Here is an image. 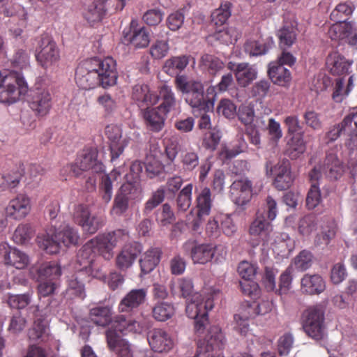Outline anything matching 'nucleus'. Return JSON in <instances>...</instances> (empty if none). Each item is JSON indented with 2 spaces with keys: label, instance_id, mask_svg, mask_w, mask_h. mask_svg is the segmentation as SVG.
<instances>
[{
  "label": "nucleus",
  "instance_id": "34",
  "mask_svg": "<svg viewBox=\"0 0 357 357\" xmlns=\"http://www.w3.org/2000/svg\"><path fill=\"white\" fill-rule=\"evenodd\" d=\"M258 70L255 65L248 63H240L236 66L235 77L238 84L246 87L257 77Z\"/></svg>",
  "mask_w": 357,
  "mask_h": 357
},
{
  "label": "nucleus",
  "instance_id": "6",
  "mask_svg": "<svg viewBox=\"0 0 357 357\" xmlns=\"http://www.w3.org/2000/svg\"><path fill=\"white\" fill-rule=\"evenodd\" d=\"M213 307V301L211 298H204L199 293L193 294L187 302L186 314L189 318L195 319V330L199 337L205 334L208 312Z\"/></svg>",
  "mask_w": 357,
  "mask_h": 357
},
{
  "label": "nucleus",
  "instance_id": "38",
  "mask_svg": "<svg viewBox=\"0 0 357 357\" xmlns=\"http://www.w3.org/2000/svg\"><path fill=\"white\" fill-rule=\"evenodd\" d=\"M160 255L159 248H151L142 255L139 264L142 274H148L155 268L160 262Z\"/></svg>",
  "mask_w": 357,
  "mask_h": 357
},
{
  "label": "nucleus",
  "instance_id": "55",
  "mask_svg": "<svg viewBox=\"0 0 357 357\" xmlns=\"http://www.w3.org/2000/svg\"><path fill=\"white\" fill-rule=\"evenodd\" d=\"M303 328L308 337L317 342L321 343L327 337L325 323L313 326L303 325Z\"/></svg>",
  "mask_w": 357,
  "mask_h": 357
},
{
  "label": "nucleus",
  "instance_id": "29",
  "mask_svg": "<svg viewBox=\"0 0 357 357\" xmlns=\"http://www.w3.org/2000/svg\"><path fill=\"white\" fill-rule=\"evenodd\" d=\"M106 338L109 349L119 357H132L130 345L119 334L112 330H107Z\"/></svg>",
  "mask_w": 357,
  "mask_h": 357
},
{
  "label": "nucleus",
  "instance_id": "51",
  "mask_svg": "<svg viewBox=\"0 0 357 357\" xmlns=\"http://www.w3.org/2000/svg\"><path fill=\"white\" fill-rule=\"evenodd\" d=\"M175 309L172 303L169 302H159L155 305L152 313L153 318L158 321H165L174 314Z\"/></svg>",
  "mask_w": 357,
  "mask_h": 357
},
{
  "label": "nucleus",
  "instance_id": "7",
  "mask_svg": "<svg viewBox=\"0 0 357 357\" xmlns=\"http://www.w3.org/2000/svg\"><path fill=\"white\" fill-rule=\"evenodd\" d=\"M197 192L195 207L187 215V221L190 222L191 227L195 231L200 229L205 218L210 215L213 206L211 191L208 187Z\"/></svg>",
  "mask_w": 357,
  "mask_h": 357
},
{
  "label": "nucleus",
  "instance_id": "45",
  "mask_svg": "<svg viewBox=\"0 0 357 357\" xmlns=\"http://www.w3.org/2000/svg\"><path fill=\"white\" fill-rule=\"evenodd\" d=\"M39 280L53 281L61 273L60 266L56 261H47L36 268Z\"/></svg>",
  "mask_w": 357,
  "mask_h": 357
},
{
  "label": "nucleus",
  "instance_id": "23",
  "mask_svg": "<svg viewBox=\"0 0 357 357\" xmlns=\"http://www.w3.org/2000/svg\"><path fill=\"white\" fill-rule=\"evenodd\" d=\"M31 210V203L29 197L20 194L11 199L6 208L7 216L15 220L25 218Z\"/></svg>",
  "mask_w": 357,
  "mask_h": 357
},
{
  "label": "nucleus",
  "instance_id": "63",
  "mask_svg": "<svg viewBox=\"0 0 357 357\" xmlns=\"http://www.w3.org/2000/svg\"><path fill=\"white\" fill-rule=\"evenodd\" d=\"M218 219L221 232L227 236H232L237 230L236 224L234 222L232 215L229 213H218Z\"/></svg>",
  "mask_w": 357,
  "mask_h": 357
},
{
  "label": "nucleus",
  "instance_id": "1",
  "mask_svg": "<svg viewBox=\"0 0 357 357\" xmlns=\"http://www.w3.org/2000/svg\"><path fill=\"white\" fill-rule=\"evenodd\" d=\"M116 80V61L112 57L87 59L78 66L75 73L76 84L84 90H90L98 84L103 88L111 86Z\"/></svg>",
  "mask_w": 357,
  "mask_h": 357
},
{
  "label": "nucleus",
  "instance_id": "40",
  "mask_svg": "<svg viewBox=\"0 0 357 357\" xmlns=\"http://www.w3.org/2000/svg\"><path fill=\"white\" fill-rule=\"evenodd\" d=\"M268 73L272 82L280 86H285L291 79L289 70L278 63H270Z\"/></svg>",
  "mask_w": 357,
  "mask_h": 357
},
{
  "label": "nucleus",
  "instance_id": "5",
  "mask_svg": "<svg viewBox=\"0 0 357 357\" xmlns=\"http://www.w3.org/2000/svg\"><path fill=\"white\" fill-rule=\"evenodd\" d=\"M27 92V83L20 72L0 71V102L7 105L15 103Z\"/></svg>",
  "mask_w": 357,
  "mask_h": 357
},
{
  "label": "nucleus",
  "instance_id": "48",
  "mask_svg": "<svg viewBox=\"0 0 357 357\" xmlns=\"http://www.w3.org/2000/svg\"><path fill=\"white\" fill-rule=\"evenodd\" d=\"M273 44L274 42L271 38L264 43L255 40H248L244 45V49L245 52L250 56H259L267 53L272 48Z\"/></svg>",
  "mask_w": 357,
  "mask_h": 357
},
{
  "label": "nucleus",
  "instance_id": "10",
  "mask_svg": "<svg viewBox=\"0 0 357 357\" xmlns=\"http://www.w3.org/2000/svg\"><path fill=\"white\" fill-rule=\"evenodd\" d=\"M35 56L38 63L45 69L54 67L59 59V50L52 39L47 34L40 36L35 50Z\"/></svg>",
  "mask_w": 357,
  "mask_h": 357
},
{
  "label": "nucleus",
  "instance_id": "49",
  "mask_svg": "<svg viewBox=\"0 0 357 357\" xmlns=\"http://www.w3.org/2000/svg\"><path fill=\"white\" fill-rule=\"evenodd\" d=\"M34 234L35 230L31 225L23 223L19 225L15 229L13 238L17 244L25 245L30 242Z\"/></svg>",
  "mask_w": 357,
  "mask_h": 357
},
{
  "label": "nucleus",
  "instance_id": "52",
  "mask_svg": "<svg viewBox=\"0 0 357 357\" xmlns=\"http://www.w3.org/2000/svg\"><path fill=\"white\" fill-rule=\"evenodd\" d=\"M354 10V5L350 1L343 2L337 4L331 13V20L340 22H347L349 15Z\"/></svg>",
  "mask_w": 357,
  "mask_h": 357
},
{
  "label": "nucleus",
  "instance_id": "27",
  "mask_svg": "<svg viewBox=\"0 0 357 357\" xmlns=\"http://www.w3.org/2000/svg\"><path fill=\"white\" fill-rule=\"evenodd\" d=\"M132 98L139 107L153 106L158 103L159 97L145 84H137L132 87Z\"/></svg>",
  "mask_w": 357,
  "mask_h": 357
},
{
  "label": "nucleus",
  "instance_id": "54",
  "mask_svg": "<svg viewBox=\"0 0 357 357\" xmlns=\"http://www.w3.org/2000/svg\"><path fill=\"white\" fill-rule=\"evenodd\" d=\"M201 66L211 75H215L224 68L223 62L211 54H204L201 57Z\"/></svg>",
  "mask_w": 357,
  "mask_h": 357
},
{
  "label": "nucleus",
  "instance_id": "60",
  "mask_svg": "<svg viewBox=\"0 0 357 357\" xmlns=\"http://www.w3.org/2000/svg\"><path fill=\"white\" fill-rule=\"evenodd\" d=\"M239 32L234 27H229L215 33L214 38L225 45L233 44L238 38Z\"/></svg>",
  "mask_w": 357,
  "mask_h": 357
},
{
  "label": "nucleus",
  "instance_id": "12",
  "mask_svg": "<svg viewBox=\"0 0 357 357\" xmlns=\"http://www.w3.org/2000/svg\"><path fill=\"white\" fill-rule=\"evenodd\" d=\"M141 192L139 186L130 182L123 184L114 198L111 214L121 215L128 210L130 203L140 202L142 198Z\"/></svg>",
  "mask_w": 357,
  "mask_h": 357
},
{
  "label": "nucleus",
  "instance_id": "56",
  "mask_svg": "<svg viewBox=\"0 0 357 357\" xmlns=\"http://www.w3.org/2000/svg\"><path fill=\"white\" fill-rule=\"evenodd\" d=\"M181 162L187 170L194 169L199 164L197 153L191 147H185L180 149Z\"/></svg>",
  "mask_w": 357,
  "mask_h": 357
},
{
  "label": "nucleus",
  "instance_id": "62",
  "mask_svg": "<svg viewBox=\"0 0 357 357\" xmlns=\"http://www.w3.org/2000/svg\"><path fill=\"white\" fill-rule=\"evenodd\" d=\"M236 114L240 121L245 126L252 124L255 118L254 103L250 102L241 105Z\"/></svg>",
  "mask_w": 357,
  "mask_h": 357
},
{
  "label": "nucleus",
  "instance_id": "8",
  "mask_svg": "<svg viewBox=\"0 0 357 357\" xmlns=\"http://www.w3.org/2000/svg\"><path fill=\"white\" fill-rule=\"evenodd\" d=\"M198 342L197 354L194 357H224L220 353L225 339L221 329L213 326L209 328L206 335H203Z\"/></svg>",
  "mask_w": 357,
  "mask_h": 357
},
{
  "label": "nucleus",
  "instance_id": "35",
  "mask_svg": "<svg viewBox=\"0 0 357 357\" xmlns=\"http://www.w3.org/2000/svg\"><path fill=\"white\" fill-rule=\"evenodd\" d=\"M144 329V326L135 320L126 319L123 315L117 316L112 323L108 330H112L117 334L119 333L126 334L130 332L140 333Z\"/></svg>",
  "mask_w": 357,
  "mask_h": 357
},
{
  "label": "nucleus",
  "instance_id": "9",
  "mask_svg": "<svg viewBox=\"0 0 357 357\" xmlns=\"http://www.w3.org/2000/svg\"><path fill=\"white\" fill-rule=\"evenodd\" d=\"M77 263L79 266L76 267L77 272L68 277L65 296L68 299L79 298L83 300L86 296L84 284L81 280V276L83 274V272H86V273L91 275L93 278L102 280L105 279V275L99 273L98 270H94V262H93L89 267L84 268L78 261V255L77 256Z\"/></svg>",
  "mask_w": 357,
  "mask_h": 357
},
{
  "label": "nucleus",
  "instance_id": "18",
  "mask_svg": "<svg viewBox=\"0 0 357 357\" xmlns=\"http://www.w3.org/2000/svg\"><path fill=\"white\" fill-rule=\"evenodd\" d=\"M112 1V0H94L84 11V18L91 26L101 22L107 13L116 12L113 10L114 5L110 6Z\"/></svg>",
  "mask_w": 357,
  "mask_h": 357
},
{
  "label": "nucleus",
  "instance_id": "57",
  "mask_svg": "<svg viewBox=\"0 0 357 357\" xmlns=\"http://www.w3.org/2000/svg\"><path fill=\"white\" fill-rule=\"evenodd\" d=\"M231 3L224 2L211 14V21L216 26L223 25L231 15Z\"/></svg>",
  "mask_w": 357,
  "mask_h": 357
},
{
  "label": "nucleus",
  "instance_id": "53",
  "mask_svg": "<svg viewBox=\"0 0 357 357\" xmlns=\"http://www.w3.org/2000/svg\"><path fill=\"white\" fill-rule=\"evenodd\" d=\"M280 47L282 50L290 47L296 39V30L293 26H284L278 31Z\"/></svg>",
  "mask_w": 357,
  "mask_h": 357
},
{
  "label": "nucleus",
  "instance_id": "46",
  "mask_svg": "<svg viewBox=\"0 0 357 357\" xmlns=\"http://www.w3.org/2000/svg\"><path fill=\"white\" fill-rule=\"evenodd\" d=\"M193 185H186L178 193L176 199V213H183L190 207L192 204V192Z\"/></svg>",
  "mask_w": 357,
  "mask_h": 357
},
{
  "label": "nucleus",
  "instance_id": "47",
  "mask_svg": "<svg viewBox=\"0 0 357 357\" xmlns=\"http://www.w3.org/2000/svg\"><path fill=\"white\" fill-rule=\"evenodd\" d=\"M35 319L33 327L29 331V337L33 341H45L49 332L47 322L38 317V314Z\"/></svg>",
  "mask_w": 357,
  "mask_h": 357
},
{
  "label": "nucleus",
  "instance_id": "33",
  "mask_svg": "<svg viewBox=\"0 0 357 357\" xmlns=\"http://www.w3.org/2000/svg\"><path fill=\"white\" fill-rule=\"evenodd\" d=\"M185 250H191V258L195 263L206 264L213 259L212 244H201L193 246L188 241L183 245Z\"/></svg>",
  "mask_w": 357,
  "mask_h": 357
},
{
  "label": "nucleus",
  "instance_id": "58",
  "mask_svg": "<svg viewBox=\"0 0 357 357\" xmlns=\"http://www.w3.org/2000/svg\"><path fill=\"white\" fill-rule=\"evenodd\" d=\"M266 171L267 176H284L291 175L290 165L288 160L280 161L277 165L273 166L271 162L268 161L266 165Z\"/></svg>",
  "mask_w": 357,
  "mask_h": 357
},
{
  "label": "nucleus",
  "instance_id": "24",
  "mask_svg": "<svg viewBox=\"0 0 357 357\" xmlns=\"http://www.w3.org/2000/svg\"><path fill=\"white\" fill-rule=\"evenodd\" d=\"M317 167L321 168L320 172L322 174V180L324 178H328L330 180H337L342 175L344 172V167L337 154L331 152H327L323 165Z\"/></svg>",
  "mask_w": 357,
  "mask_h": 357
},
{
  "label": "nucleus",
  "instance_id": "4",
  "mask_svg": "<svg viewBox=\"0 0 357 357\" xmlns=\"http://www.w3.org/2000/svg\"><path fill=\"white\" fill-rule=\"evenodd\" d=\"M176 88L185 96V102L196 110H212L213 101L209 98H205L204 85L201 81L189 79L186 75H178L174 79Z\"/></svg>",
  "mask_w": 357,
  "mask_h": 357
},
{
  "label": "nucleus",
  "instance_id": "3",
  "mask_svg": "<svg viewBox=\"0 0 357 357\" xmlns=\"http://www.w3.org/2000/svg\"><path fill=\"white\" fill-rule=\"evenodd\" d=\"M52 233L47 232L37 237L40 248L48 254H56L62 247H69L77 245L79 242V234L74 227L63 223L59 226L54 225Z\"/></svg>",
  "mask_w": 357,
  "mask_h": 357
},
{
  "label": "nucleus",
  "instance_id": "39",
  "mask_svg": "<svg viewBox=\"0 0 357 357\" xmlns=\"http://www.w3.org/2000/svg\"><path fill=\"white\" fill-rule=\"evenodd\" d=\"M158 92L159 95L158 96L159 100H161V103L157 107L163 112L168 114L175 108L176 105L174 93L172 88L165 84H162L158 87Z\"/></svg>",
  "mask_w": 357,
  "mask_h": 357
},
{
  "label": "nucleus",
  "instance_id": "42",
  "mask_svg": "<svg viewBox=\"0 0 357 357\" xmlns=\"http://www.w3.org/2000/svg\"><path fill=\"white\" fill-rule=\"evenodd\" d=\"M112 309L109 306H96L91 308L89 318L95 324L105 326L112 321Z\"/></svg>",
  "mask_w": 357,
  "mask_h": 357
},
{
  "label": "nucleus",
  "instance_id": "15",
  "mask_svg": "<svg viewBox=\"0 0 357 357\" xmlns=\"http://www.w3.org/2000/svg\"><path fill=\"white\" fill-rule=\"evenodd\" d=\"M105 132L109 141L110 160L112 162H115L128 145L129 138L126 136L123 137L122 130L117 125L108 126Z\"/></svg>",
  "mask_w": 357,
  "mask_h": 357
},
{
  "label": "nucleus",
  "instance_id": "21",
  "mask_svg": "<svg viewBox=\"0 0 357 357\" xmlns=\"http://www.w3.org/2000/svg\"><path fill=\"white\" fill-rule=\"evenodd\" d=\"M253 192H257L252 183L247 178H242L233 182L231 186L232 199L238 206L245 205L250 199Z\"/></svg>",
  "mask_w": 357,
  "mask_h": 357
},
{
  "label": "nucleus",
  "instance_id": "31",
  "mask_svg": "<svg viewBox=\"0 0 357 357\" xmlns=\"http://www.w3.org/2000/svg\"><path fill=\"white\" fill-rule=\"evenodd\" d=\"M326 289V282L319 274H305L301 278V289L309 295H318Z\"/></svg>",
  "mask_w": 357,
  "mask_h": 357
},
{
  "label": "nucleus",
  "instance_id": "50",
  "mask_svg": "<svg viewBox=\"0 0 357 357\" xmlns=\"http://www.w3.org/2000/svg\"><path fill=\"white\" fill-rule=\"evenodd\" d=\"M306 145L302 135H294L288 143L287 155L292 160L298 158L305 151Z\"/></svg>",
  "mask_w": 357,
  "mask_h": 357
},
{
  "label": "nucleus",
  "instance_id": "30",
  "mask_svg": "<svg viewBox=\"0 0 357 357\" xmlns=\"http://www.w3.org/2000/svg\"><path fill=\"white\" fill-rule=\"evenodd\" d=\"M148 106L143 109L142 115L147 128L153 132L160 131L165 125L167 114L158 107Z\"/></svg>",
  "mask_w": 357,
  "mask_h": 357
},
{
  "label": "nucleus",
  "instance_id": "61",
  "mask_svg": "<svg viewBox=\"0 0 357 357\" xmlns=\"http://www.w3.org/2000/svg\"><path fill=\"white\" fill-rule=\"evenodd\" d=\"M145 168L148 176L151 178L160 174L163 170V165L158 156L149 154L146 156Z\"/></svg>",
  "mask_w": 357,
  "mask_h": 357
},
{
  "label": "nucleus",
  "instance_id": "17",
  "mask_svg": "<svg viewBox=\"0 0 357 357\" xmlns=\"http://www.w3.org/2000/svg\"><path fill=\"white\" fill-rule=\"evenodd\" d=\"M75 165L80 172L91 171L92 173H102L104 165L98 160V150L95 147H89L83 150L82 154L77 159Z\"/></svg>",
  "mask_w": 357,
  "mask_h": 357
},
{
  "label": "nucleus",
  "instance_id": "44",
  "mask_svg": "<svg viewBox=\"0 0 357 357\" xmlns=\"http://www.w3.org/2000/svg\"><path fill=\"white\" fill-rule=\"evenodd\" d=\"M121 167L114 169L109 175L104 174L102 176L100 190L102 199L105 203H108L112 197V179L116 180L118 176H121Z\"/></svg>",
  "mask_w": 357,
  "mask_h": 357
},
{
  "label": "nucleus",
  "instance_id": "14",
  "mask_svg": "<svg viewBox=\"0 0 357 357\" xmlns=\"http://www.w3.org/2000/svg\"><path fill=\"white\" fill-rule=\"evenodd\" d=\"M30 108L40 116H45L52 106L50 91L46 86L37 84L29 100Z\"/></svg>",
  "mask_w": 357,
  "mask_h": 357
},
{
  "label": "nucleus",
  "instance_id": "11",
  "mask_svg": "<svg viewBox=\"0 0 357 357\" xmlns=\"http://www.w3.org/2000/svg\"><path fill=\"white\" fill-rule=\"evenodd\" d=\"M74 221L87 234L96 233L104 224L102 217L91 214L89 206L86 204H76L72 211Z\"/></svg>",
  "mask_w": 357,
  "mask_h": 357
},
{
  "label": "nucleus",
  "instance_id": "19",
  "mask_svg": "<svg viewBox=\"0 0 357 357\" xmlns=\"http://www.w3.org/2000/svg\"><path fill=\"white\" fill-rule=\"evenodd\" d=\"M249 234L257 237L264 244L268 245L271 237H273V225L271 221L265 218L264 213L257 211L255 220L252 222Z\"/></svg>",
  "mask_w": 357,
  "mask_h": 357
},
{
  "label": "nucleus",
  "instance_id": "59",
  "mask_svg": "<svg viewBox=\"0 0 357 357\" xmlns=\"http://www.w3.org/2000/svg\"><path fill=\"white\" fill-rule=\"evenodd\" d=\"M324 323V314L317 307H310L303 314V325L313 326Z\"/></svg>",
  "mask_w": 357,
  "mask_h": 357
},
{
  "label": "nucleus",
  "instance_id": "43",
  "mask_svg": "<svg viewBox=\"0 0 357 357\" xmlns=\"http://www.w3.org/2000/svg\"><path fill=\"white\" fill-rule=\"evenodd\" d=\"M188 63L189 59L187 56H174L165 61L162 70L167 75L176 77Z\"/></svg>",
  "mask_w": 357,
  "mask_h": 357
},
{
  "label": "nucleus",
  "instance_id": "16",
  "mask_svg": "<svg viewBox=\"0 0 357 357\" xmlns=\"http://www.w3.org/2000/svg\"><path fill=\"white\" fill-rule=\"evenodd\" d=\"M147 340L152 351L158 353H167L175 345L172 335L162 328H153L147 335Z\"/></svg>",
  "mask_w": 357,
  "mask_h": 357
},
{
  "label": "nucleus",
  "instance_id": "13",
  "mask_svg": "<svg viewBox=\"0 0 357 357\" xmlns=\"http://www.w3.org/2000/svg\"><path fill=\"white\" fill-rule=\"evenodd\" d=\"M122 42L135 48H144L150 43V33L146 28L139 26L136 20H132L129 28L123 31Z\"/></svg>",
  "mask_w": 357,
  "mask_h": 357
},
{
  "label": "nucleus",
  "instance_id": "32",
  "mask_svg": "<svg viewBox=\"0 0 357 357\" xmlns=\"http://www.w3.org/2000/svg\"><path fill=\"white\" fill-rule=\"evenodd\" d=\"M342 125L347 132L348 139L345 146L350 151L357 149V109H354L349 114L344 117Z\"/></svg>",
  "mask_w": 357,
  "mask_h": 357
},
{
  "label": "nucleus",
  "instance_id": "20",
  "mask_svg": "<svg viewBox=\"0 0 357 357\" xmlns=\"http://www.w3.org/2000/svg\"><path fill=\"white\" fill-rule=\"evenodd\" d=\"M329 37L334 40L347 39L349 44H357V26L349 22H335L328 30Z\"/></svg>",
  "mask_w": 357,
  "mask_h": 357
},
{
  "label": "nucleus",
  "instance_id": "28",
  "mask_svg": "<svg viewBox=\"0 0 357 357\" xmlns=\"http://www.w3.org/2000/svg\"><path fill=\"white\" fill-rule=\"evenodd\" d=\"M146 289H135L130 291L121 301L119 310L121 312H130L137 308L146 300Z\"/></svg>",
  "mask_w": 357,
  "mask_h": 357
},
{
  "label": "nucleus",
  "instance_id": "22",
  "mask_svg": "<svg viewBox=\"0 0 357 357\" xmlns=\"http://www.w3.org/2000/svg\"><path fill=\"white\" fill-rule=\"evenodd\" d=\"M142 250V246L139 243L126 244L116 257L117 268L121 271H126L130 268Z\"/></svg>",
  "mask_w": 357,
  "mask_h": 357
},
{
  "label": "nucleus",
  "instance_id": "26",
  "mask_svg": "<svg viewBox=\"0 0 357 357\" xmlns=\"http://www.w3.org/2000/svg\"><path fill=\"white\" fill-rule=\"evenodd\" d=\"M320 170V167H314L309 173L311 188L306 197V205L309 209L314 208L321 200L319 183L322 181V174Z\"/></svg>",
  "mask_w": 357,
  "mask_h": 357
},
{
  "label": "nucleus",
  "instance_id": "2",
  "mask_svg": "<svg viewBox=\"0 0 357 357\" xmlns=\"http://www.w3.org/2000/svg\"><path fill=\"white\" fill-rule=\"evenodd\" d=\"M129 239L126 229H117L108 234L99 235L86 243L78 252V261L84 267H89L95 261L98 255L105 260L113 257V249L119 244Z\"/></svg>",
  "mask_w": 357,
  "mask_h": 357
},
{
  "label": "nucleus",
  "instance_id": "37",
  "mask_svg": "<svg viewBox=\"0 0 357 357\" xmlns=\"http://www.w3.org/2000/svg\"><path fill=\"white\" fill-rule=\"evenodd\" d=\"M268 245L272 246L273 250L278 255L287 256L294 249L295 243L288 234L281 233L275 236L273 241L271 237Z\"/></svg>",
  "mask_w": 357,
  "mask_h": 357
},
{
  "label": "nucleus",
  "instance_id": "41",
  "mask_svg": "<svg viewBox=\"0 0 357 357\" xmlns=\"http://www.w3.org/2000/svg\"><path fill=\"white\" fill-rule=\"evenodd\" d=\"M5 263L17 269H22L29 264V256L17 248H10L4 257Z\"/></svg>",
  "mask_w": 357,
  "mask_h": 357
},
{
  "label": "nucleus",
  "instance_id": "64",
  "mask_svg": "<svg viewBox=\"0 0 357 357\" xmlns=\"http://www.w3.org/2000/svg\"><path fill=\"white\" fill-rule=\"evenodd\" d=\"M312 254L307 250L301 251L294 260V264L298 271H304L310 268L313 264Z\"/></svg>",
  "mask_w": 357,
  "mask_h": 357
},
{
  "label": "nucleus",
  "instance_id": "36",
  "mask_svg": "<svg viewBox=\"0 0 357 357\" xmlns=\"http://www.w3.org/2000/svg\"><path fill=\"white\" fill-rule=\"evenodd\" d=\"M342 75L335 79L333 99L336 102H342L354 88V75Z\"/></svg>",
  "mask_w": 357,
  "mask_h": 357
},
{
  "label": "nucleus",
  "instance_id": "25",
  "mask_svg": "<svg viewBox=\"0 0 357 357\" xmlns=\"http://www.w3.org/2000/svg\"><path fill=\"white\" fill-rule=\"evenodd\" d=\"M352 61L346 59L337 51L331 52L326 61L327 69L335 75H346L351 73Z\"/></svg>",
  "mask_w": 357,
  "mask_h": 357
}]
</instances>
